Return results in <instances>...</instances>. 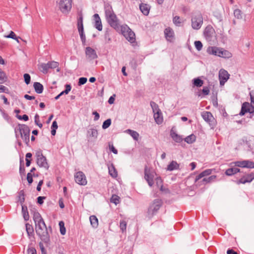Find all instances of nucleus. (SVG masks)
I'll return each mask as SVG.
<instances>
[{
	"mask_svg": "<svg viewBox=\"0 0 254 254\" xmlns=\"http://www.w3.org/2000/svg\"><path fill=\"white\" fill-rule=\"evenodd\" d=\"M9 92V89L4 85H0V93H6Z\"/></svg>",
	"mask_w": 254,
	"mask_h": 254,
	"instance_id": "obj_50",
	"label": "nucleus"
},
{
	"mask_svg": "<svg viewBox=\"0 0 254 254\" xmlns=\"http://www.w3.org/2000/svg\"><path fill=\"white\" fill-rule=\"evenodd\" d=\"M49 68H55L58 66L59 63L55 61L49 62L48 63Z\"/></svg>",
	"mask_w": 254,
	"mask_h": 254,
	"instance_id": "obj_45",
	"label": "nucleus"
},
{
	"mask_svg": "<svg viewBox=\"0 0 254 254\" xmlns=\"http://www.w3.org/2000/svg\"><path fill=\"white\" fill-rule=\"evenodd\" d=\"M179 169V164L175 161H172L167 166V170L172 171Z\"/></svg>",
	"mask_w": 254,
	"mask_h": 254,
	"instance_id": "obj_23",
	"label": "nucleus"
},
{
	"mask_svg": "<svg viewBox=\"0 0 254 254\" xmlns=\"http://www.w3.org/2000/svg\"><path fill=\"white\" fill-rule=\"evenodd\" d=\"M207 52L210 55L217 56L223 58H229L232 57V54L228 51L216 47H209L207 49Z\"/></svg>",
	"mask_w": 254,
	"mask_h": 254,
	"instance_id": "obj_3",
	"label": "nucleus"
},
{
	"mask_svg": "<svg viewBox=\"0 0 254 254\" xmlns=\"http://www.w3.org/2000/svg\"><path fill=\"white\" fill-rule=\"evenodd\" d=\"M111 124V120L110 119H108L105 121L102 125V128L103 129H106L109 127Z\"/></svg>",
	"mask_w": 254,
	"mask_h": 254,
	"instance_id": "obj_40",
	"label": "nucleus"
},
{
	"mask_svg": "<svg viewBox=\"0 0 254 254\" xmlns=\"http://www.w3.org/2000/svg\"><path fill=\"white\" fill-rule=\"evenodd\" d=\"M93 25L94 27L98 31H101L102 30L103 26L101 22V18L98 14L95 13L93 16Z\"/></svg>",
	"mask_w": 254,
	"mask_h": 254,
	"instance_id": "obj_18",
	"label": "nucleus"
},
{
	"mask_svg": "<svg viewBox=\"0 0 254 254\" xmlns=\"http://www.w3.org/2000/svg\"><path fill=\"white\" fill-rule=\"evenodd\" d=\"M126 132L128 133L135 140L137 141L138 140L139 134L136 131L128 129L126 130Z\"/></svg>",
	"mask_w": 254,
	"mask_h": 254,
	"instance_id": "obj_28",
	"label": "nucleus"
},
{
	"mask_svg": "<svg viewBox=\"0 0 254 254\" xmlns=\"http://www.w3.org/2000/svg\"><path fill=\"white\" fill-rule=\"evenodd\" d=\"M234 163L235 166L238 167L242 168H254V162L249 160L237 161Z\"/></svg>",
	"mask_w": 254,
	"mask_h": 254,
	"instance_id": "obj_16",
	"label": "nucleus"
},
{
	"mask_svg": "<svg viewBox=\"0 0 254 254\" xmlns=\"http://www.w3.org/2000/svg\"><path fill=\"white\" fill-rule=\"evenodd\" d=\"M109 173L113 178H116L118 176L117 172L115 167L112 165L108 167Z\"/></svg>",
	"mask_w": 254,
	"mask_h": 254,
	"instance_id": "obj_31",
	"label": "nucleus"
},
{
	"mask_svg": "<svg viewBox=\"0 0 254 254\" xmlns=\"http://www.w3.org/2000/svg\"><path fill=\"white\" fill-rule=\"evenodd\" d=\"M195 48L198 51H200L202 48V44L200 41H196L194 42Z\"/></svg>",
	"mask_w": 254,
	"mask_h": 254,
	"instance_id": "obj_46",
	"label": "nucleus"
},
{
	"mask_svg": "<svg viewBox=\"0 0 254 254\" xmlns=\"http://www.w3.org/2000/svg\"><path fill=\"white\" fill-rule=\"evenodd\" d=\"M184 140L187 143L191 144L195 141L196 136L193 134H191L187 136Z\"/></svg>",
	"mask_w": 254,
	"mask_h": 254,
	"instance_id": "obj_32",
	"label": "nucleus"
},
{
	"mask_svg": "<svg viewBox=\"0 0 254 254\" xmlns=\"http://www.w3.org/2000/svg\"><path fill=\"white\" fill-rule=\"evenodd\" d=\"M16 117L19 120H23L25 121L28 120V116L27 115H23V116L17 115Z\"/></svg>",
	"mask_w": 254,
	"mask_h": 254,
	"instance_id": "obj_53",
	"label": "nucleus"
},
{
	"mask_svg": "<svg viewBox=\"0 0 254 254\" xmlns=\"http://www.w3.org/2000/svg\"><path fill=\"white\" fill-rule=\"evenodd\" d=\"M234 16L238 19H240L242 18V12L239 9H236L234 10Z\"/></svg>",
	"mask_w": 254,
	"mask_h": 254,
	"instance_id": "obj_44",
	"label": "nucleus"
},
{
	"mask_svg": "<svg viewBox=\"0 0 254 254\" xmlns=\"http://www.w3.org/2000/svg\"><path fill=\"white\" fill-rule=\"evenodd\" d=\"M4 37L7 38H11L14 40H16L17 42H19V41L18 40V38L16 37L15 34L13 31H10L9 34L8 35H5Z\"/></svg>",
	"mask_w": 254,
	"mask_h": 254,
	"instance_id": "obj_41",
	"label": "nucleus"
},
{
	"mask_svg": "<svg viewBox=\"0 0 254 254\" xmlns=\"http://www.w3.org/2000/svg\"><path fill=\"white\" fill-rule=\"evenodd\" d=\"M90 224L93 228H97L98 226V220L95 215H91L89 217Z\"/></svg>",
	"mask_w": 254,
	"mask_h": 254,
	"instance_id": "obj_27",
	"label": "nucleus"
},
{
	"mask_svg": "<svg viewBox=\"0 0 254 254\" xmlns=\"http://www.w3.org/2000/svg\"><path fill=\"white\" fill-rule=\"evenodd\" d=\"M165 38L168 41L173 42L175 39V33L173 30L170 27H167L164 30Z\"/></svg>",
	"mask_w": 254,
	"mask_h": 254,
	"instance_id": "obj_19",
	"label": "nucleus"
},
{
	"mask_svg": "<svg viewBox=\"0 0 254 254\" xmlns=\"http://www.w3.org/2000/svg\"><path fill=\"white\" fill-rule=\"evenodd\" d=\"M33 87L35 92L38 94H41L43 92L44 87L40 82H35L34 83Z\"/></svg>",
	"mask_w": 254,
	"mask_h": 254,
	"instance_id": "obj_24",
	"label": "nucleus"
},
{
	"mask_svg": "<svg viewBox=\"0 0 254 254\" xmlns=\"http://www.w3.org/2000/svg\"><path fill=\"white\" fill-rule=\"evenodd\" d=\"M154 118L155 122L157 124L160 125L162 123L163 117L162 116V114L160 111L154 113Z\"/></svg>",
	"mask_w": 254,
	"mask_h": 254,
	"instance_id": "obj_25",
	"label": "nucleus"
},
{
	"mask_svg": "<svg viewBox=\"0 0 254 254\" xmlns=\"http://www.w3.org/2000/svg\"><path fill=\"white\" fill-rule=\"evenodd\" d=\"M111 202L117 204L119 203V197L117 195H113L111 199Z\"/></svg>",
	"mask_w": 254,
	"mask_h": 254,
	"instance_id": "obj_47",
	"label": "nucleus"
},
{
	"mask_svg": "<svg viewBox=\"0 0 254 254\" xmlns=\"http://www.w3.org/2000/svg\"><path fill=\"white\" fill-rule=\"evenodd\" d=\"M19 130L21 138L27 144L29 142L30 136V129L29 127L25 125H20Z\"/></svg>",
	"mask_w": 254,
	"mask_h": 254,
	"instance_id": "obj_7",
	"label": "nucleus"
},
{
	"mask_svg": "<svg viewBox=\"0 0 254 254\" xmlns=\"http://www.w3.org/2000/svg\"><path fill=\"white\" fill-rule=\"evenodd\" d=\"M203 94L205 95H208L210 92L209 88L208 87H204L202 90Z\"/></svg>",
	"mask_w": 254,
	"mask_h": 254,
	"instance_id": "obj_56",
	"label": "nucleus"
},
{
	"mask_svg": "<svg viewBox=\"0 0 254 254\" xmlns=\"http://www.w3.org/2000/svg\"><path fill=\"white\" fill-rule=\"evenodd\" d=\"M35 155L37 165L40 167H42L46 170H48L49 168V165L47 161L46 158L43 155L42 151H37L36 152Z\"/></svg>",
	"mask_w": 254,
	"mask_h": 254,
	"instance_id": "obj_6",
	"label": "nucleus"
},
{
	"mask_svg": "<svg viewBox=\"0 0 254 254\" xmlns=\"http://www.w3.org/2000/svg\"><path fill=\"white\" fill-rule=\"evenodd\" d=\"M78 32H79L80 37V38H81L82 43H83V44L85 43V41H86V37H85V35L84 33V29L83 30H79Z\"/></svg>",
	"mask_w": 254,
	"mask_h": 254,
	"instance_id": "obj_43",
	"label": "nucleus"
},
{
	"mask_svg": "<svg viewBox=\"0 0 254 254\" xmlns=\"http://www.w3.org/2000/svg\"><path fill=\"white\" fill-rule=\"evenodd\" d=\"M109 149L111 151L113 152L114 154H117L118 153V150L116 149L113 144H109Z\"/></svg>",
	"mask_w": 254,
	"mask_h": 254,
	"instance_id": "obj_59",
	"label": "nucleus"
},
{
	"mask_svg": "<svg viewBox=\"0 0 254 254\" xmlns=\"http://www.w3.org/2000/svg\"><path fill=\"white\" fill-rule=\"evenodd\" d=\"M22 213L24 220L28 221L29 219V215L26 206L22 205Z\"/></svg>",
	"mask_w": 254,
	"mask_h": 254,
	"instance_id": "obj_30",
	"label": "nucleus"
},
{
	"mask_svg": "<svg viewBox=\"0 0 254 254\" xmlns=\"http://www.w3.org/2000/svg\"><path fill=\"white\" fill-rule=\"evenodd\" d=\"M230 74L228 71L224 69H221L219 72V79L220 81V85L223 86L225 82L229 78Z\"/></svg>",
	"mask_w": 254,
	"mask_h": 254,
	"instance_id": "obj_14",
	"label": "nucleus"
},
{
	"mask_svg": "<svg viewBox=\"0 0 254 254\" xmlns=\"http://www.w3.org/2000/svg\"><path fill=\"white\" fill-rule=\"evenodd\" d=\"M38 68L43 73H47L50 69L48 63H41L38 65Z\"/></svg>",
	"mask_w": 254,
	"mask_h": 254,
	"instance_id": "obj_26",
	"label": "nucleus"
},
{
	"mask_svg": "<svg viewBox=\"0 0 254 254\" xmlns=\"http://www.w3.org/2000/svg\"><path fill=\"white\" fill-rule=\"evenodd\" d=\"M27 252L28 254H37L36 250L35 248L32 247L29 248Z\"/></svg>",
	"mask_w": 254,
	"mask_h": 254,
	"instance_id": "obj_58",
	"label": "nucleus"
},
{
	"mask_svg": "<svg viewBox=\"0 0 254 254\" xmlns=\"http://www.w3.org/2000/svg\"><path fill=\"white\" fill-rule=\"evenodd\" d=\"M98 135V130L94 127L90 128L87 131L86 137L88 141L96 139Z\"/></svg>",
	"mask_w": 254,
	"mask_h": 254,
	"instance_id": "obj_15",
	"label": "nucleus"
},
{
	"mask_svg": "<svg viewBox=\"0 0 254 254\" xmlns=\"http://www.w3.org/2000/svg\"><path fill=\"white\" fill-rule=\"evenodd\" d=\"M173 23L177 26H180L182 22L181 21L180 17L178 16H176L173 18Z\"/></svg>",
	"mask_w": 254,
	"mask_h": 254,
	"instance_id": "obj_42",
	"label": "nucleus"
},
{
	"mask_svg": "<svg viewBox=\"0 0 254 254\" xmlns=\"http://www.w3.org/2000/svg\"><path fill=\"white\" fill-rule=\"evenodd\" d=\"M170 136L174 141L178 143L181 142L183 140V137L181 135L178 134L174 130L173 128H172L170 131Z\"/></svg>",
	"mask_w": 254,
	"mask_h": 254,
	"instance_id": "obj_20",
	"label": "nucleus"
},
{
	"mask_svg": "<svg viewBox=\"0 0 254 254\" xmlns=\"http://www.w3.org/2000/svg\"><path fill=\"white\" fill-rule=\"evenodd\" d=\"M24 81H25V83L27 85L29 84L30 82V80H31V77H30V75L28 73H25L24 74Z\"/></svg>",
	"mask_w": 254,
	"mask_h": 254,
	"instance_id": "obj_48",
	"label": "nucleus"
},
{
	"mask_svg": "<svg viewBox=\"0 0 254 254\" xmlns=\"http://www.w3.org/2000/svg\"><path fill=\"white\" fill-rule=\"evenodd\" d=\"M205 176H206L205 174L204 173V171L202 172L197 176L196 177L195 182L197 181L198 180H199V179H200L201 178H202Z\"/></svg>",
	"mask_w": 254,
	"mask_h": 254,
	"instance_id": "obj_60",
	"label": "nucleus"
},
{
	"mask_svg": "<svg viewBox=\"0 0 254 254\" xmlns=\"http://www.w3.org/2000/svg\"><path fill=\"white\" fill-rule=\"evenodd\" d=\"M0 98L3 100V103L5 105H9V103L7 100V99L5 97L4 95H1Z\"/></svg>",
	"mask_w": 254,
	"mask_h": 254,
	"instance_id": "obj_64",
	"label": "nucleus"
},
{
	"mask_svg": "<svg viewBox=\"0 0 254 254\" xmlns=\"http://www.w3.org/2000/svg\"><path fill=\"white\" fill-rule=\"evenodd\" d=\"M216 176L212 175V176L209 177L208 178H205L203 179L202 181L205 184H206V183H211L213 181H214V180L216 179Z\"/></svg>",
	"mask_w": 254,
	"mask_h": 254,
	"instance_id": "obj_36",
	"label": "nucleus"
},
{
	"mask_svg": "<svg viewBox=\"0 0 254 254\" xmlns=\"http://www.w3.org/2000/svg\"><path fill=\"white\" fill-rule=\"evenodd\" d=\"M120 31L128 41L131 43H133L135 42V33L127 25L124 24L120 25V29L119 31Z\"/></svg>",
	"mask_w": 254,
	"mask_h": 254,
	"instance_id": "obj_4",
	"label": "nucleus"
},
{
	"mask_svg": "<svg viewBox=\"0 0 254 254\" xmlns=\"http://www.w3.org/2000/svg\"><path fill=\"white\" fill-rule=\"evenodd\" d=\"M71 87L70 84L65 85V89L64 90L65 94H67L71 90Z\"/></svg>",
	"mask_w": 254,
	"mask_h": 254,
	"instance_id": "obj_62",
	"label": "nucleus"
},
{
	"mask_svg": "<svg viewBox=\"0 0 254 254\" xmlns=\"http://www.w3.org/2000/svg\"><path fill=\"white\" fill-rule=\"evenodd\" d=\"M153 172H151L150 170L146 166L144 168V179L147 181L148 185L152 187L154 184V175Z\"/></svg>",
	"mask_w": 254,
	"mask_h": 254,
	"instance_id": "obj_9",
	"label": "nucleus"
},
{
	"mask_svg": "<svg viewBox=\"0 0 254 254\" xmlns=\"http://www.w3.org/2000/svg\"><path fill=\"white\" fill-rule=\"evenodd\" d=\"M245 177L247 180H249L250 183L254 179V174L252 173L247 175L246 176H245Z\"/></svg>",
	"mask_w": 254,
	"mask_h": 254,
	"instance_id": "obj_55",
	"label": "nucleus"
},
{
	"mask_svg": "<svg viewBox=\"0 0 254 254\" xmlns=\"http://www.w3.org/2000/svg\"><path fill=\"white\" fill-rule=\"evenodd\" d=\"M202 117L204 120L207 123H210L214 119L212 114L209 112H203L202 114Z\"/></svg>",
	"mask_w": 254,
	"mask_h": 254,
	"instance_id": "obj_22",
	"label": "nucleus"
},
{
	"mask_svg": "<svg viewBox=\"0 0 254 254\" xmlns=\"http://www.w3.org/2000/svg\"><path fill=\"white\" fill-rule=\"evenodd\" d=\"M74 179L76 183L80 185L85 186L87 184L86 177L82 172L79 171L74 175Z\"/></svg>",
	"mask_w": 254,
	"mask_h": 254,
	"instance_id": "obj_11",
	"label": "nucleus"
},
{
	"mask_svg": "<svg viewBox=\"0 0 254 254\" xmlns=\"http://www.w3.org/2000/svg\"><path fill=\"white\" fill-rule=\"evenodd\" d=\"M150 6L147 4L141 3L139 5V9L140 11L145 15H148L150 11Z\"/></svg>",
	"mask_w": 254,
	"mask_h": 254,
	"instance_id": "obj_21",
	"label": "nucleus"
},
{
	"mask_svg": "<svg viewBox=\"0 0 254 254\" xmlns=\"http://www.w3.org/2000/svg\"><path fill=\"white\" fill-rule=\"evenodd\" d=\"M6 80L7 76L5 73L1 70H0V84L4 83Z\"/></svg>",
	"mask_w": 254,
	"mask_h": 254,
	"instance_id": "obj_35",
	"label": "nucleus"
},
{
	"mask_svg": "<svg viewBox=\"0 0 254 254\" xmlns=\"http://www.w3.org/2000/svg\"><path fill=\"white\" fill-rule=\"evenodd\" d=\"M59 8L63 13H66L71 8V0H61Z\"/></svg>",
	"mask_w": 254,
	"mask_h": 254,
	"instance_id": "obj_8",
	"label": "nucleus"
},
{
	"mask_svg": "<svg viewBox=\"0 0 254 254\" xmlns=\"http://www.w3.org/2000/svg\"><path fill=\"white\" fill-rule=\"evenodd\" d=\"M246 113H250L251 114L254 113V105L250 104L248 102H245L242 104L241 112L240 113V116H243Z\"/></svg>",
	"mask_w": 254,
	"mask_h": 254,
	"instance_id": "obj_10",
	"label": "nucleus"
},
{
	"mask_svg": "<svg viewBox=\"0 0 254 254\" xmlns=\"http://www.w3.org/2000/svg\"><path fill=\"white\" fill-rule=\"evenodd\" d=\"M251 97V104L254 105V90H252L250 92Z\"/></svg>",
	"mask_w": 254,
	"mask_h": 254,
	"instance_id": "obj_61",
	"label": "nucleus"
},
{
	"mask_svg": "<svg viewBox=\"0 0 254 254\" xmlns=\"http://www.w3.org/2000/svg\"><path fill=\"white\" fill-rule=\"evenodd\" d=\"M246 183H250L249 180H247L245 177H242L238 181V184H245Z\"/></svg>",
	"mask_w": 254,
	"mask_h": 254,
	"instance_id": "obj_54",
	"label": "nucleus"
},
{
	"mask_svg": "<svg viewBox=\"0 0 254 254\" xmlns=\"http://www.w3.org/2000/svg\"><path fill=\"white\" fill-rule=\"evenodd\" d=\"M203 22V17L201 13L194 14L191 19V27L194 30H198L201 27Z\"/></svg>",
	"mask_w": 254,
	"mask_h": 254,
	"instance_id": "obj_5",
	"label": "nucleus"
},
{
	"mask_svg": "<svg viewBox=\"0 0 254 254\" xmlns=\"http://www.w3.org/2000/svg\"><path fill=\"white\" fill-rule=\"evenodd\" d=\"M193 84L194 86L197 87H201L203 84V81L200 79L199 77L194 78L193 79Z\"/></svg>",
	"mask_w": 254,
	"mask_h": 254,
	"instance_id": "obj_34",
	"label": "nucleus"
},
{
	"mask_svg": "<svg viewBox=\"0 0 254 254\" xmlns=\"http://www.w3.org/2000/svg\"><path fill=\"white\" fill-rule=\"evenodd\" d=\"M46 197L45 196H39L37 198V202L40 204H42L43 203V200Z\"/></svg>",
	"mask_w": 254,
	"mask_h": 254,
	"instance_id": "obj_63",
	"label": "nucleus"
},
{
	"mask_svg": "<svg viewBox=\"0 0 254 254\" xmlns=\"http://www.w3.org/2000/svg\"><path fill=\"white\" fill-rule=\"evenodd\" d=\"M87 78L86 77H80L78 81V85H81L84 84L87 82Z\"/></svg>",
	"mask_w": 254,
	"mask_h": 254,
	"instance_id": "obj_52",
	"label": "nucleus"
},
{
	"mask_svg": "<svg viewBox=\"0 0 254 254\" xmlns=\"http://www.w3.org/2000/svg\"><path fill=\"white\" fill-rule=\"evenodd\" d=\"M35 123L36 125H37L40 128L42 127V124L39 123V116L38 114H36L35 116Z\"/></svg>",
	"mask_w": 254,
	"mask_h": 254,
	"instance_id": "obj_49",
	"label": "nucleus"
},
{
	"mask_svg": "<svg viewBox=\"0 0 254 254\" xmlns=\"http://www.w3.org/2000/svg\"><path fill=\"white\" fill-rule=\"evenodd\" d=\"M27 180L29 184H31L33 182L32 175L31 173L27 174Z\"/></svg>",
	"mask_w": 254,
	"mask_h": 254,
	"instance_id": "obj_57",
	"label": "nucleus"
},
{
	"mask_svg": "<svg viewBox=\"0 0 254 254\" xmlns=\"http://www.w3.org/2000/svg\"><path fill=\"white\" fill-rule=\"evenodd\" d=\"M214 29L211 26H207L204 31V36L207 41H211L215 36Z\"/></svg>",
	"mask_w": 254,
	"mask_h": 254,
	"instance_id": "obj_12",
	"label": "nucleus"
},
{
	"mask_svg": "<svg viewBox=\"0 0 254 254\" xmlns=\"http://www.w3.org/2000/svg\"><path fill=\"white\" fill-rule=\"evenodd\" d=\"M240 170L237 168H231L226 170L225 174L227 176H232L236 173L239 172Z\"/></svg>",
	"mask_w": 254,
	"mask_h": 254,
	"instance_id": "obj_29",
	"label": "nucleus"
},
{
	"mask_svg": "<svg viewBox=\"0 0 254 254\" xmlns=\"http://www.w3.org/2000/svg\"><path fill=\"white\" fill-rule=\"evenodd\" d=\"M26 229L28 236H32L33 235L34 231L31 226L28 224H26Z\"/></svg>",
	"mask_w": 254,
	"mask_h": 254,
	"instance_id": "obj_37",
	"label": "nucleus"
},
{
	"mask_svg": "<svg viewBox=\"0 0 254 254\" xmlns=\"http://www.w3.org/2000/svg\"><path fill=\"white\" fill-rule=\"evenodd\" d=\"M150 106L152 108L153 113L160 111L158 105L153 101H151L150 103Z\"/></svg>",
	"mask_w": 254,
	"mask_h": 254,
	"instance_id": "obj_38",
	"label": "nucleus"
},
{
	"mask_svg": "<svg viewBox=\"0 0 254 254\" xmlns=\"http://www.w3.org/2000/svg\"><path fill=\"white\" fill-rule=\"evenodd\" d=\"M120 227L122 232L126 231L127 228V222L123 220L120 221Z\"/></svg>",
	"mask_w": 254,
	"mask_h": 254,
	"instance_id": "obj_39",
	"label": "nucleus"
},
{
	"mask_svg": "<svg viewBox=\"0 0 254 254\" xmlns=\"http://www.w3.org/2000/svg\"><path fill=\"white\" fill-rule=\"evenodd\" d=\"M25 171V168L24 167V165L22 164V161L20 160V167H19V173L21 175H24Z\"/></svg>",
	"mask_w": 254,
	"mask_h": 254,
	"instance_id": "obj_51",
	"label": "nucleus"
},
{
	"mask_svg": "<svg viewBox=\"0 0 254 254\" xmlns=\"http://www.w3.org/2000/svg\"><path fill=\"white\" fill-rule=\"evenodd\" d=\"M31 213L33 214V219L35 222L37 235L43 242L47 244L49 243L50 242V235L48 232V229L41 214L36 210H33Z\"/></svg>",
	"mask_w": 254,
	"mask_h": 254,
	"instance_id": "obj_1",
	"label": "nucleus"
},
{
	"mask_svg": "<svg viewBox=\"0 0 254 254\" xmlns=\"http://www.w3.org/2000/svg\"><path fill=\"white\" fill-rule=\"evenodd\" d=\"M77 28L79 30H83V16L82 14L79 15V17L77 19Z\"/></svg>",
	"mask_w": 254,
	"mask_h": 254,
	"instance_id": "obj_33",
	"label": "nucleus"
},
{
	"mask_svg": "<svg viewBox=\"0 0 254 254\" xmlns=\"http://www.w3.org/2000/svg\"><path fill=\"white\" fill-rule=\"evenodd\" d=\"M85 55L87 59L89 61L94 60L97 58V55L96 51L90 47L86 48Z\"/></svg>",
	"mask_w": 254,
	"mask_h": 254,
	"instance_id": "obj_17",
	"label": "nucleus"
},
{
	"mask_svg": "<svg viewBox=\"0 0 254 254\" xmlns=\"http://www.w3.org/2000/svg\"><path fill=\"white\" fill-rule=\"evenodd\" d=\"M105 18L109 25L119 32L120 29V20L114 12L112 6L109 3L104 5Z\"/></svg>",
	"mask_w": 254,
	"mask_h": 254,
	"instance_id": "obj_2",
	"label": "nucleus"
},
{
	"mask_svg": "<svg viewBox=\"0 0 254 254\" xmlns=\"http://www.w3.org/2000/svg\"><path fill=\"white\" fill-rule=\"evenodd\" d=\"M161 201L159 199H155L148 208V213L154 215L160 208Z\"/></svg>",
	"mask_w": 254,
	"mask_h": 254,
	"instance_id": "obj_13",
	"label": "nucleus"
}]
</instances>
